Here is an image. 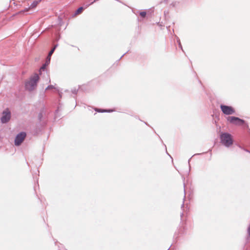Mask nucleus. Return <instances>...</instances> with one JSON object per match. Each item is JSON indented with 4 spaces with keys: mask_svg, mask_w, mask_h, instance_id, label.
Segmentation results:
<instances>
[{
    "mask_svg": "<svg viewBox=\"0 0 250 250\" xmlns=\"http://www.w3.org/2000/svg\"><path fill=\"white\" fill-rule=\"evenodd\" d=\"M167 0H164V2L166 3H167Z\"/></svg>",
    "mask_w": 250,
    "mask_h": 250,
    "instance_id": "nucleus-22",
    "label": "nucleus"
},
{
    "mask_svg": "<svg viewBox=\"0 0 250 250\" xmlns=\"http://www.w3.org/2000/svg\"><path fill=\"white\" fill-rule=\"evenodd\" d=\"M244 150L245 151L248 152H249V153H250V151L249 150H248L247 149H244Z\"/></svg>",
    "mask_w": 250,
    "mask_h": 250,
    "instance_id": "nucleus-19",
    "label": "nucleus"
},
{
    "mask_svg": "<svg viewBox=\"0 0 250 250\" xmlns=\"http://www.w3.org/2000/svg\"><path fill=\"white\" fill-rule=\"evenodd\" d=\"M126 53H124L123 55H122V56H121V57L120 58V59H121Z\"/></svg>",
    "mask_w": 250,
    "mask_h": 250,
    "instance_id": "nucleus-20",
    "label": "nucleus"
},
{
    "mask_svg": "<svg viewBox=\"0 0 250 250\" xmlns=\"http://www.w3.org/2000/svg\"><path fill=\"white\" fill-rule=\"evenodd\" d=\"M42 0H35L32 2V3L31 4L29 8H34L37 6L38 4Z\"/></svg>",
    "mask_w": 250,
    "mask_h": 250,
    "instance_id": "nucleus-9",
    "label": "nucleus"
},
{
    "mask_svg": "<svg viewBox=\"0 0 250 250\" xmlns=\"http://www.w3.org/2000/svg\"><path fill=\"white\" fill-rule=\"evenodd\" d=\"M179 4H180V2L179 1H173L170 4V6L173 7H177L178 6H179Z\"/></svg>",
    "mask_w": 250,
    "mask_h": 250,
    "instance_id": "nucleus-12",
    "label": "nucleus"
},
{
    "mask_svg": "<svg viewBox=\"0 0 250 250\" xmlns=\"http://www.w3.org/2000/svg\"><path fill=\"white\" fill-rule=\"evenodd\" d=\"M227 121L230 124L237 125H243L245 123V121L244 120L235 116H229L227 118Z\"/></svg>",
    "mask_w": 250,
    "mask_h": 250,
    "instance_id": "nucleus-3",
    "label": "nucleus"
},
{
    "mask_svg": "<svg viewBox=\"0 0 250 250\" xmlns=\"http://www.w3.org/2000/svg\"><path fill=\"white\" fill-rule=\"evenodd\" d=\"M176 39H177V42H178V45H179V47L182 49V50L183 51H184L183 49V47H182V44H181V43L180 42V40L179 39V38L176 36Z\"/></svg>",
    "mask_w": 250,
    "mask_h": 250,
    "instance_id": "nucleus-14",
    "label": "nucleus"
},
{
    "mask_svg": "<svg viewBox=\"0 0 250 250\" xmlns=\"http://www.w3.org/2000/svg\"><path fill=\"white\" fill-rule=\"evenodd\" d=\"M95 111H97L98 112H111L113 111V110L112 109H103L101 108H97L95 109Z\"/></svg>",
    "mask_w": 250,
    "mask_h": 250,
    "instance_id": "nucleus-10",
    "label": "nucleus"
},
{
    "mask_svg": "<svg viewBox=\"0 0 250 250\" xmlns=\"http://www.w3.org/2000/svg\"><path fill=\"white\" fill-rule=\"evenodd\" d=\"M50 63V58L48 59V60H46L45 62L42 65L40 69L39 73L40 74H42V71H44L46 70V66L48 65V64Z\"/></svg>",
    "mask_w": 250,
    "mask_h": 250,
    "instance_id": "nucleus-7",
    "label": "nucleus"
},
{
    "mask_svg": "<svg viewBox=\"0 0 250 250\" xmlns=\"http://www.w3.org/2000/svg\"><path fill=\"white\" fill-rule=\"evenodd\" d=\"M146 12L145 11H142V12H140V15L143 17V18H144L146 17Z\"/></svg>",
    "mask_w": 250,
    "mask_h": 250,
    "instance_id": "nucleus-15",
    "label": "nucleus"
},
{
    "mask_svg": "<svg viewBox=\"0 0 250 250\" xmlns=\"http://www.w3.org/2000/svg\"><path fill=\"white\" fill-rule=\"evenodd\" d=\"M84 9V8L83 6L80 7L75 11V15H77L81 14Z\"/></svg>",
    "mask_w": 250,
    "mask_h": 250,
    "instance_id": "nucleus-11",
    "label": "nucleus"
},
{
    "mask_svg": "<svg viewBox=\"0 0 250 250\" xmlns=\"http://www.w3.org/2000/svg\"><path fill=\"white\" fill-rule=\"evenodd\" d=\"M184 193H185V195H186V190L185 189H184Z\"/></svg>",
    "mask_w": 250,
    "mask_h": 250,
    "instance_id": "nucleus-24",
    "label": "nucleus"
},
{
    "mask_svg": "<svg viewBox=\"0 0 250 250\" xmlns=\"http://www.w3.org/2000/svg\"><path fill=\"white\" fill-rule=\"evenodd\" d=\"M58 110H58V109H57V110L56 111V113H57V112H58Z\"/></svg>",
    "mask_w": 250,
    "mask_h": 250,
    "instance_id": "nucleus-26",
    "label": "nucleus"
},
{
    "mask_svg": "<svg viewBox=\"0 0 250 250\" xmlns=\"http://www.w3.org/2000/svg\"><path fill=\"white\" fill-rule=\"evenodd\" d=\"M28 11V8H25V9H24V10H22V11L19 12V13H17L16 14H18L19 13H21L24 12H27Z\"/></svg>",
    "mask_w": 250,
    "mask_h": 250,
    "instance_id": "nucleus-18",
    "label": "nucleus"
},
{
    "mask_svg": "<svg viewBox=\"0 0 250 250\" xmlns=\"http://www.w3.org/2000/svg\"><path fill=\"white\" fill-rule=\"evenodd\" d=\"M53 88L56 89V88L53 85H49L46 88L45 90L51 89Z\"/></svg>",
    "mask_w": 250,
    "mask_h": 250,
    "instance_id": "nucleus-16",
    "label": "nucleus"
},
{
    "mask_svg": "<svg viewBox=\"0 0 250 250\" xmlns=\"http://www.w3.org/2000/svg\"><path fill=\"white\" fill-rule=\"evenodd\" d=\"M184 203H183V204L182 205V208H183L184 207Z\"/></svg>",
    "mask_w": 250,
    "mask_h": 250,
    "instance_id": "nucleus-23",
    "label": "nucleus"
},
{
    "mask_svg": "<svg viewBox=\"0 0 250 250\" xmlns=\"http://www.w3.org/2000/svg\"><path fill=\"white\" fill-rule=\"evenodd\" d=\"M11 113L9 111H3L2 116L0 118L1 122L3 124L7 123L10 119Z\"/></svg>",
    "mask_w": 250,
    "mask_h": 250,
    "instance_id": "nucleus-6",
    "label": "nucleus"
},
{
    "mask_svg": "<svg viewBox=\"0 0 250 250\" xmlns=\"http://www.w3.org/2000/svg\"><path fill=\"white\" fill-rule=\"evenodd\" d=\"M220 109L222 112L225 115H229L235 113L234 109L231 106L222 104L220 105Z\"/></svg>",
    "mask_w": 250,
    "mask_h": 250,
    "instance_id": "nucleus-4",
    "label": "nucleus"
},
{
    "mask_svg": "<svg viewBox=\"0 0 250 250\" xmlns=\"http://www.w3.org/2000/svg\"><path fill=\"white\" fill-rule=\"evenodd\" d=\"M167 154L169 156V157H171V155H170L167 152Z\"/></svg>",
    "mask_w": 250,
    "mask_h": 250,
    "instance_id": "nucleus-25",
    "label": "nucleus"
},
{
    "mask_svg": "<svg viewBox=\"0 0 250 250\" xmlns=\"http://www.w3.org/2000/svg\"><path fill=\"white\" fill-rule=\"evenodd\" d=\"M44 111H43V109H42L41 112L39 113V115H38V119H39V120L41 122L42 121V119L43 117V113Z\"/></svg>",
    "mask_w": 250,
    "mask_h": 250,
    "instance_id": "nucleus-13",
    "label": "nucleus"
},
{
    "mask_svg": "<svg viewBox=\"0 0 250 250\" xmlns=\"http://www.w3.org/2000/svg\"><path fill=\"white\" fill-rule=\"evenodd\" d=\"M220 138L221 144L226 147H229L233 144L232 136L229 133H222Z\"/></svg>",
    "mask_w": 250,
    "mask_h": 250,
    "instance_id": "nucleus-2",
    "label": "nucleus"
},
{
    "mask_svg": "<svg viewBox=\"0 0 250 250\" xmlns=\"http://www.w3.org/2000/svg\"><path fill=\"white\" fill-rule=\"evenodd\" d=\"M39 77L37 74H35L29 78V80L25 83V88L26 90L32 91L37 85Z\"/></svg>",
    "mask_w": 250,
    "mask_h": 250,
    "instance_id": "nucleus-1",
    "label": "nucleus"
},
{
    "mask_svg": "<svg viewBox=\"0 0 250 250\" xmlns=\"http://www.w3.org/2000/svg\"><path fill=\"white\" fill-rule=\"evenodd\" d=\"M26 134L25 132H21L18 134L15 139V145L16 146H19L24 140Z\"/></svg>",
    "mask_w": 250,
    "mask_h": 250,
    "instance_id": "nucleus-5",
    "label": "nucleus"
},
{
    "mask_svg": "<svg viewBox=\"0 0 250 250\" xmlns=\"http://www.w3.org/2000/svg\"><path fill=\"white\" fill-rule=\"evenodd\" d=\"M59 94L60 97V98H61V97H62V94H61V93H59Z\"/></svg>",
    "mask_w": 250,
    "mask_h": 250,
    "instance_id": "nucleus-21",
    "label": "nucleus"
},
{
    "mask_svg": "<svg viewBox=\"0 0 250 250\" xmlns=\"http://www.w3.org/2000/svg\"><path fill=\"white\" fill-rule=\"evenodd\" d=\"M71 91L73 94H76L77 93L78 90L75 88L72 89Z\"/></svg>",
    "mask_w": 250,
    "mask_h": 250,
    "instance_id": "nucleus-17",
    "label": "nucleus"
},
{
    "mask_svg": "<svg viewBox=\"0 0 250 250\" xmlns=\"http://www.w3.org/2000/svg\"><path fill=\"white\" fill-rule=\"evenodd\" d=\"M58 46V44H56L54 45V46L51 49V50L49 51L48 56L47 57L46 60H48L49 58H50V60L51 59V56L54 53V51L55 50L56 48Z\"/></svg>",
    "mask_w": 250,
    "mask_h": 250,
    "instance_id": "nucleus-8",
    "label": "nucleus"
}]
</instances>
